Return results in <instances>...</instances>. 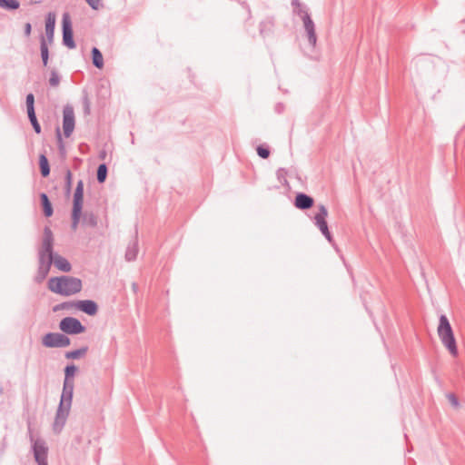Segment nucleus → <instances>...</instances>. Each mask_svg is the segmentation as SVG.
Returning <instances> with one entry per match:
<instances>
[{"instance_id":"nucleus-1","label":"nucleus","mask_w":465,"mask_h":465,"mask_svg":"<svg viewBox=\"0 0 465 465\" xmlns=\"http://www.w3.org/2000/svg\"><path fill=\"white\" fill-rule=\"evenodd\" d=\"M48 289L61 296H71L80 292L83 289L82 280L74 276L62 275L51 277L47 282Z\"/></svg>"},{"instance_id":"nucleus-2","label":"nucleus","mask_w":465,"mask_h":465,"mask_svg":"<svg viewBox=\"0 0 465 465\" xmlns=\"http://www.w3.org/2000/svg\"><path fill=\"white\" fill-rule=\"evenodd\" d=\"M437 332L444 347L452 356L456 357L458 355L456 339L450 321L445 314L440 316Z\"/></svg>"},{"instance_id":"nucleus-3","label":"nucleus","mask_w":465,"mask_h":465,"mask_svg":"<svg viewBox=\"0 0 465 465\" xmlns=\"http://www.w3.org/2000/svg\"><path fill=\"white\" fill-rule=\"evenodd\" d=\"M84 181L79 180L76 183V187L73 197V208L71 214V228L73 231H76L83 212L84 205Z\"/></svg>"},{"instance_id":"nucleus-4","label":"nucleus","mask_w":465,"mask_h":465,"mask_svg":"<svg viewBox=\"0 0 465 465\" xmlns=\"http://www.w3.org/2000/svg\"><path fill=\"white\" fill-rule=\"evenodd\" d=\"M54 239L52 230L45 226L44 228L42 244L38 248L37 257L54 259V256L56 254L54 251Z\"/></svg>"},{"instance_id":"nucleus-5","label":"nucleus","mask_w":465,"mask_h":465,"mask_svg":"<svg viewBox=\"0 0 465 465\" xmlns=\"http://www.w3.org/2000/svg\"><path fill=\"white\" fill-rule=\"evenodd\" d=\"M70 343V338L64 332H48L42 338V344L46 348H64Z\"/></svg>"},{"instance_id":"nucleus-6","label":"nucleus","mask_w":465,"mask_h":465,"mask_svg":"<svg viewBox=\"0 0 465 465\" xmlns=\"http://www.w3.org/2000/svg\"><path fill=\"white\" fill-rule=\"evenodd\" d=\"M328 216V210L323 204L318 205V213L314 215V224L321 231L322 235L329 242H333L331 233L329 231L326 218Z\"/></svg>"},{"instance_id":"nucleus-7","label":"nucleus","mask_w":465,"mask_h":465,"mask_svg":"<svg viewBox=\"0 0 465 465\" xmlns=\"http://www.w3.org/2000/svg\"><path fill=\"white\" fill-rule=\"evenodd\" d=\"M60 330L66 335H76L85 331L86 328L74 317H64L59 322Z\"/></svg>"},{"instance_id":"nucleus-8","label":"nucleus","mask_w":465,"mask_h":465,"mask_svg":"<svg viewBox=\"0 0 465 465\" xmlns=\"http://www.w3.org/2000/svg\"><path fill=\"white\" fill-rule=\"evenodd\" d=\"M32 442V450L34 453L35 460L38 465H48V447L46 442L43 439L34 440V437H30Z\"/></svg>"},{"instance_id":"nucleus-9","label":"nucleus","mask_w":465,"mask_h":465,"mask_svg":"<svg viewBox=\"0 0 465 465\" xmlns=\"http://www.w3.org/2000/svg\"><path fill=\"white\" fill-rule=\"evenodd\" d=\"M62 42L69 49H74L76 46L74 40L72 22L68 13H64L62 18Z\"/></svg>"},{"instance_id":"nucleus-10","label":"nucleus","mask_w":465,"mask_h":465,"mask_svg":"<svg viewBox=\"0 0 465 465\" xmlns=\"http://www.w3.org/2000/svg\"><path fill=\"white\" fill-rule=\"evenodd\" d=\"M75 117L72 105L66 104L63 109V129L65 137H69L74 130Z\"/></svg>"},{"instance_id":"nucleus-11","label":"nucleus","mask_w":465,"mask_h":465,"mask_svg":"<svg viewBox=\"0 0 465 465\" xmlns=\"http://www.w3.org/2000/svg\"><path fill=\"white\" fill-rule=\"evenodd\" d=\"M70 409L71 408L68 406L58 405L53 423V430L54 433L58 434L64 429L70 412Z\"/></svg>"},{"instance_id":"nucleus-12","label":"nucleus","mask_w":465,"mask_h":465,"mask_svg":"<svg viewBox=\"0 0 465 465\" xmlns=\"http://www.w3.org/2000/svg\"><path fill=\"white\" fill-rule=\"evenodd\" d=\"M25 103H26L27 115L29 118V121H30L35 132L37 134H41L42 129H41V125L38 123V120L36 118V114H35V96L32 93H30L26 95Z\"/></svg>"},{"instance_id":"nucleus-13","label":"nucleus","mask_w":465,"mask_h":465,"mask_svg":"<svg viewBox=\"0 0 465 465\" xmlns=\"http://www.w3.org/2000/svg\"><path fill=\"white\" fill-rule=\"evenodd\" d=\"M54 259H47L37 257L38 267L37 272L35 276V282L37 283H41L48 275L51 266L53 264Z\"/></svg>"},{"instance_id":"nucleus-14","label":"nucleus","mask_w":465,"mask_h":465,"mask_svg":"<svg viewBox=\"0 0 465 465\" xmlns=\"http://www.w3.org/2000/svg\"><path fill=\"white\" fill-rule=\"evenodd\" d=\"M74 382H64L63 383V391L59 405L68 406L71 408L73 395H74Z\"/></svg>"},{"instance_id":"nucleus-15","label":"nucleus","mask_w":465,"mask_h":465,"mask_svg":"<svg viewBox=\"0 0 465 465\" xmlns=\"http://www.w3.org/2000/svg\"><path fill=\"white\" fill-rule=\"evenodd\" d=\"M76 309L89 316H94L98 312V305L93 300L76 301Z\"/></svg>"},{"instance_id":"nucleus-16","label":"nucleus","mask_w":465,"mask_h":465,"mask_svg":"<svg viewBox=\"0 0 465 465\" xmlns=\"http://www.w3.org/2000/svg\"><path fill=\"white\" fill-rule=\"evenodd\" d=\"M314 204V199L304 193H298L295 196V200H294V206L297 208V209H300V210H308L310 208H312Z\"/></svg>"},{"instance_id":"nucleus-17","label":"nucleus","mask_w":465,"mask_h":465,"mask_svg":"<svg viewBox=\"0 0 465 465\" xmlns=\"http://www.w3.org/2000/svg\"><path fill=\"white\" fill-rule=\"evenodd\" d=\"M303 22V27L308 38V42L310 45L315 46L317 42V35L315 32V25L311 16L305 15V20Z\"/></svg>"},{"instance_id":"nucleus-18","label":"nucleus","mask_w":465,"mask_h":465,"mask_svg":"<svg viewBox=\"0 0 465 465\" xmlns=\"http://www.w3.org/2000/svg\"><path fill=\"white\" fill-rule=\"evenodd\" d=\"M55 28V14L49 12L45 18V40L46 43L52 44L54 41Z\"/></svg>"},{"instance_id":"nucleus-19","label":"nucleus","mask_w":465,"mask_h":465,"mask_svg":"<svg viewBox=\"0 0 465 465\" xmlns=\"http://www.w3.org/2000/svg\"><path fill=\"white\" fill-rule=\"evenodd\" d=\"M139 252L138 248V232L135 230V234L134 239L129 242L126 251H125V260L128 262H133L137 258Z\"/></svg>"},{"instance_id":"nucleus-20","label":"nucleus","mask_w":465,"mask_h":465,"mask_svg":"<svg viewBox=\"0 0 465 465\" xmlns=\"http://www.w3.org/2000/svg\"><path fill=\"white\" fill-rule=\"evenodd\" d=\"M53 264L55 268L64 272H69L72 270L71 263L64 257L57 253L54 256Z\"/></svg>"},{"instance_id":"nucleus-21","label":"nucleus","mask_w":465,"mask_h":465,"mask_svg":"<svg viewBox=\"0 0 465 465\" xmlns=\"http://www.w3.org/2000/svg\"><path fill=\"white\" fill-rule=\"evenodd\" d=\"M40 201L43 208V213L45 217H51L54 213L53 205L45 193H40Z\"/></svg>"},{"instance_id":"nucleus-22","label":"nucleus","mask_w":465,"mask_h":465,"mask_svg":"<svg viewBox=\"0 0 465 465\" xmlns=\"http://www.w3.org/2000/svg\"><path fill=\"white\" fill-rule=\"evenodd\" d=\"M292 5L293 6V13L297 15L302 21L305 20V15L311 16L307 7L303 5L299 0H292Z\"/></svg>"},{"instance_id":"nucleus-23","label":"nucleus","mask_w":465,"mask_h":465,"mask_svg":"<svg viewBox=\"0 0 465 465\" xmlns=\"http://www.w3.org/2000/svg\"><path fill=\"white\" fill-rule=\"evenodd\" d=\"M92 61L94 67L101 69L104 66V58L101 51L97 47H93L91 51Z\"/></svg>"},{"instance_id":"nucleus-24","label":"nucleus","mask_w":465,"mask_h":465,"mask_svg":"<svg viewBox=\"0 0 465 465\" xmlns=\"http://www.w3.org/2000/svg\"><path fill=\"white\" fill-rule=\"evenodd\" d=\"M39 168L43 177H47L50 174V165L48 159L45 153L39 155Z\"/></svg>"},{"instance_id":"nucleus-25","label":"nucleus","mask_w":465,"mask_h":465,"mask_svg":"<svg viewBox=\"0 0 465 465\" xmlns=\"http://www.w3.org/2000/svg\"><path fill=\"white\" fill-rule=\"evenodd\" d=\"M40 52H41V58H42L43 64H44V66H46L48 64V60H49V49H48L46 40H45V36H43V35L41 36V41H40Z\"/></svg>"},{"instance_id":"nucleus-26","label":"nucleus","mask_w":465,"mask_h":465,"mask_svg":"<svg viewBox=\"0 0 465 465\" xmlns=\"http://www.w3.org/2000/svg\"><path fill=\"white\" fill-rule=\"evenodd\" d=\"M88 351V347L87 346H83L79 349H76V350H74V351H66L65 354H64V357L66 359H72V360H76V359H79L83 356H84L86 354Z\"/></svg>"},{"instance_id":"nucleus-27","label":"nucleus","mask_w":465,"mask_h":465,"mask_svg":"<svg viewBox=\"0 0 465 465\" xmlns=\"http://www.w3.org/2000/svg\"><path fill=\"white\" fill-rule=\"evenodd\" d=\"M64 382H74V377L77 371V367L74 364H68L64 368Z\"/></svg>"},{"instance_id":"nucleus-28","label":"nucleus","mask_w":465,"mask_h":465,"mask_svg":"<svg viewBox=\"0 0 465 465\" xmlns=\"http://www.w3.org/2000/svg\"><path fill=\"white\" fill-rule=\"evenodd\" d=\"M83 223L92 228H95L98 223L97 216L94 213H84L83 215Z\"/></svg>"},{"instance_id":"nucleus-29","label":"nucleus","mask_w":465,"mask_h":465,"mask_svg":"<svg viewBox=\"0 0 465 465\" xmlns=\"http://www.w3.org/2000/svg\"><path fill=\"white\" fill-rule=\"evenodd\" d=\"M20 3L17 0H0V7L7 10L14 11L18 9Z\"/></svg>"},{"instance_id":"nucleus-30","label":"nucleus","mask_w":465,"mask_h":465,"mask_svg":"<svg viewBox=\"0 0 465 465\" xmlns=\"http://www.w3.org/2000/svg\"><path fill=\"white\" fill-rule=\"evenodd\" d=\"M72 183H73V174L70 169H66L65 176H64V193L66 196L71 194L72 191Z\"/></svg>"},{"instance_id":"nucleus-31","label":"nucleus","mask_w":465,"mask_h":465,"mask_svg":"<svg viewBox=\"0 0 465 465\" xmlns=\"http://www.w3.org/2000/svg\"><path fill=\"white\" fill-rule=\"evenodd\" d=\"M108 173V168L106 163H101L99 164L97 171H96V179L98 183H102L106 180Z\"/></svg>"},{"instance_id":"nucleus-32","label":"nucleus","mask_w":465,"mask_h":465,"mask_svg":"<svg viewBox=\"0 0 465 465\" xmlns=\"http://www.w3.org/2000/svg\"><path fill=\"white\" fill-rule=\"evenodd\" d=\"M272 27H273V22L272 20L262 21L260 24V34L262 35H265L267 33L271 32Z\"/></svg>"},{"instance_id":"nucleus-33","label":"nucleus","mask_w":465,"mask_h":465,"mask_svg":"<svg viewBox=\"0 0 465 465\" xmlns=\"http://www.w3.org/2000/svg\"><path fill=\"white\" fill-rule=\"evenodd\" d=\"M55 134H56V138H57V143H58L59 153L63 157H64L66 152H65V147H64V144L63 142V138H62V134H61V131H60L59 127H56Z\"/></svg>"},{"instance_id":"nucleus-34","label":"nucleus","mask_w":465,"mask_h":465,"mask_svg":"<svg viewBox=\"0 0 465 465\" xmlns=\"http://www.w3.org/2000/svg\"><path fill=\"white\" fill-rule=\"evenodd\" d=\"M60 84V76L56 70H52L49 77V84L53 87L58 86Z\"/></svg>"},{"instance_id":"nucleus-35","label":"nucleus","mask_w":465,"mask_h":465,"mask_svg":"<svg viewBox=\"0 0 465 465\" xmlns=\"http://www.w3.org/2000/svg\"><path fill=\"white\" fill-rule=\"evenodd\" d=\"M256 151H257V154L262 159H267L271 153L269 147L264 146V145L257 146Z\"/></svg>"},{"instance_id":"nucleus-36","label":"nucleus","mask_w":465,"mask_h":465,"mask_svg":"<svg viewBox=\"0 0 465 465\" xmlns=\"http://www.w3.org/2000/svg\"><path fill=\"white\" fill-rule=\"evenodd\" d=\"M276 175H277V178L278 180L281 182V183H287V180H286V175H287V170L284 169V168H279L276 172Z\"/></svg>"},{"instance_id":"nucleus-37","label":"nucleus","mask_w":465,"mask_h":465,"mask_svg":"<svg viewBox=\"0 0 465 465\" xmlns=\"http://www.w3.org/2000/svg\"><path fill=\"white\" fill-rule=\"evenodd\" d=\"M447 399L449 400L450 403L454 407V408H459L460 407V402H459V400L457 398V396L452 393V392H450L446 395Z\"/></svg>"},{"instance_id":"nucleus-38","label":"nucleus","mask_w":465,"mask_h":465,"mask_svg":"<svg viewBox=\"0 0 465 465\" xmlns=\"http://www.w3.org/2000/svg\"><path fill=\"white\" fill-rule=\"evenodd\" d=\"M90 7L94 10H98L101 0H85Z\"/></svg>"},{"instance_id":"nucleus-39","label":"nucleus","mask_w":465,"mask_h":465,"mask_svg":"<svg viewBox=\"0 0 465 465\" xmlns=\"http://www.w3.org/2000/svg\"><path fill=\"white\" fill-rule=\"evenodd\" d=\"M64 304H65V310L70 311L72 309H76V301H68L64 302Z\"/></svg>"},{"instance_id":"nucleus-40","label":"nucleus","mask_w":465,"mask_h":465,"mask_svg":"<svg viewBox=\"0 0 465 465\" xmlns=\"http://www.w3.org/2000/svg\"><path fill=\"white\" fill-rule=\"evenodd\" d=\"M32 32V25L30 23L25 25L24 33L26 37H29Z\"/></svg>"},{"instance_id":"nucleus-41","label":"nucleus","mask_w":465,"mask_h":465,"mask_svg":"<svg viewBox=\"0 0 465 465\" xmlns=\"http://www.w3.org/2000/svg\"><path fill=\"white\" fill-rule=\"evenodd\" d=\"M54 312H58V311H61V310H65V304H64V302L59 303V304H56L54 307Z\"/></svg>"},{"instance_id":"nucleus-42","label":"nucleus","mask_w":465,"mask_h":465,"mask_svg":"<svg viewBox=\"0 0 465 465\" xmlns=\"http://www.w3.org/2000/svg\"><path fill=\"white\" fill-rule=\"evenodd\" d=\"M283 110H284V105H283V104L279 103V104H276V106H275V111H276L278 114L282 113V112H283Z\"/></svg>"},{"instance_id":"nucleus-43","label":"nucleus","mask_w":465,"mask_h":465,"mask_svg":"<svg viewBox=\"0 0 465 465\" xmlns=\"http://www.w3.org/2000/svg\"><path fill=\"white\" fill-rule=\"evenodd\" d=\"M107 153L105 150H102L99 152L98 157L101 160H104L106 158Z\"/></svg>"},{"instance_id":"nucleus-44","label":"nucleus","mask_w":465,"mask_h":465,"mask_svg":"<svg viewBox=\"0 0 465 465\" xmlns=\"http://www.w3.org/2000/svg\"><path fill=\"white\" fill-rule=\"evenodd\" d=\"M132 289H133L134 292H137L138 289H139L138 284L136 282H133Z\"/></svg>"},{"instance_id":"nucleus-45","label":"nucleus","mask_w":465,"mask_h":465,"mask_svg":"<svg viewBox=\"0 0 465 465\" xmlns=\"http://www.w3.org/2000/svg\"><path fill=\"white\" fill-rule=\"evenodd\" d=\"M84 109H85V110H84V111H85V113H86V114H89V103H88L87 98H85V108H84Z\"/></svg>"}]
</instances>
